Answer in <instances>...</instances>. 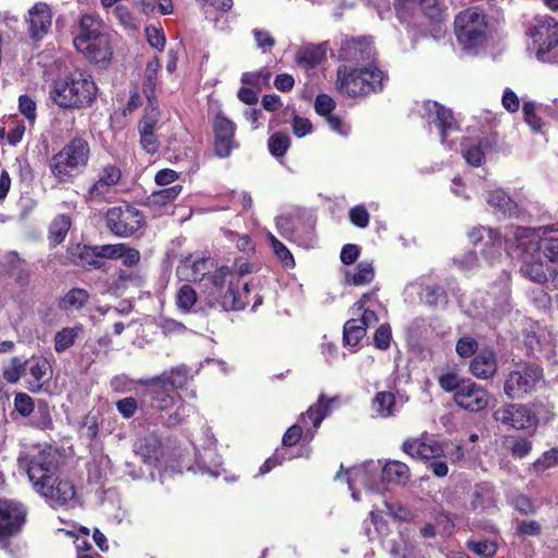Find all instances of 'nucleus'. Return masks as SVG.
Segmentation results:
<instances>
[{
    "label": "nucleus",
    "instance_id": "f257e3e1",
    "mask_svg": "<svg viewBox=\"0 0 558 558\" xmlns=\"http://www.w3.org/2000/svg\"><path fill=\"white\" fill-rule=\"evenodd\" d=\"M178 274L189 281H201L204 300L208 307L222 311H239L245 307L243 293L235 292L234 274L228 267L215 268V263L206 257H186L178 267Z\"/></svg>",
    "mask_w": 558,
    "mask_h": 558
},
{
    "label": "nucleus",
    "instance_id": "f03ea898",
    "mask_svg": "<svg viewBox=\"0 0 558 558\" xmlns=\"http://www.w3.org/2000/svg\"><path fill=\"white\" fill-rule=\"evenodd\" d=\"M385 72L373 63L350 68L345 64L337 70V89L349 97L365 96L383 89L387 81Z\"/></svg>",
    "mask_w": 558,
    "mask_h": 558
},
{
    "label": "nucleus",
    "instance_id": "7ed1b4c3",
    "mask_svg": "<svg viewBox=\"0 0 558 558\" xmlns=\"http://www.w3.org/2000/svg\"><path fill=\"white\" fill-rule=\"evenodd\" d=\"M97 87L92 76L75 71L57 80L50 92L51 99L62 108H82L96 98Z\"/></svg>",
    "mask_w": 558,
    "mask_h": 558
},
{
    "label": "nucleus",
    "instance_id": "20e7f679",
    "mask_svg": "<svg viewBox=\"0 0 558 558\" xmlns=\"http://www.w3.org/2000/svg\"><path fill=\"white\" fill-rule=\"evenodd\" d=\"M454 35L461 49L471 56L477 54L488 36V22L480 8H468L454 19Z\"/></svg>",
    "mask_w": 558,
    "mask_h": 558
},
{
    "label": "nucleus",
    "instance_id": "39448f33",
    "mask_svg": "<svg viewBox=\"0 0 558 558\" xmlns=\"http://www.w3.org/2000/svg\"><path fill=\"white\" fill-rule=\"evenodd\" d=\"M89 144L82 137L71 140L50 159V171L59 182H71L88 163Z\"/></svg>",
    "mask_w": 558,
    "mask_h": 558
},
{
    "label": "nucleus",
    "instance_id": "423d86ee",
    "mask_svg": "<svg viewBox=\"0 0 558 558\" xmlns=\"http://www.w3.org/2000/svg\"><path fill=\"white\" fill-rule=\"evenodd\" d=\"M538 61L558 64V22L549 15L535 16L526 31Z\"/></svg>",
    "mask_w": 558,
    "mask_h": 558
},
{
    "label": "nucleus",
    "instance_id": "0eeeda50",
    "mask_svg": "<svg viewBox=\"0 0 558 558\" xmlns=\"http://www.w3.org/2000/svg\"><path fill=\"white\" fill-rule=\"evenodd\" d=\"M28 478L35 487L59 472L60 454L49 445L33 446L25 456Z\"/></svg>",
    "mask_w": 558,
    "mask_h": 558
},
{
    "label": "nucleus",
    "instance_id": "6e6552de",
    "mask_svg": "<svg viewBox=\"0 0 558 558\" xmlns=\"http://www.w3.org/2000/svg\"><path fill=\"white\" fill-rule=\"evenodd\" d=\"M51 507H74L78 497L74 484L59 472L34 487Z\"/></svg>",
    "mask_w": 558,
    "mask_h": 558
},
{
    "label": "nucleus",
    "instance_id": "1a4fd4ad",
    "mask_svg": "<svg viewBox=\"0 0 558 558\" xmlns=\"http://www.w3.org/2000/svg\"><path fill=\"white\" fill-rule=\"evenodd\" d=\"M144 225L143 214L130 205L112 207L106 214V226L120 238L131 236Z\"/></svg>",
    "mask_w": 558,
    "mask_h": 558
},
{
    "label": "nucleus",
    "instance_id": "9d476101",
    "mask_svg": "<svg viewBox=\"0 0 558 558\" xmlns=\"http://www.w3.org/2000/svg\"><path fill=\"white\" fill-rule=\"evenodd\" d=\"M351 496L355 501L360 500L359 488L371 492L381 490L380 462L369 461L360 466H354L344 473Z\"/></svg>",
    "mask_w": 558,
    "mask_h": 558
},
{
    "label": "nucleus",
    "instance_id": "9b49d317",
    "mask_svg": "<svg viewBox=\"0 0 558 558\" xmlns=\"http://www.w3.org/2000/svg\"><path fill=\"white\" fill-rule=\"evenodd\" d=\"M542 378L543 372L538 366H523L508 374L504 391L510 399H522L535 389Z\"/></svg>",
    "mask_w": 558,
    "mask_h": 558
},
{
    "label": "nucleus",
    "instance_id": "f8f14e48",
    "mask_svg": "<svg viewBox=\"0 0 558 558\" xmlns=\"http://www.w3.org/2000/svg\"><path fill=\"white\" fill-rule=\"evenodd\" d=\"M538 415V411L525 404L509 403L497 409L493 416L495 421L514 429H535L539 422Z\"/></svg>",
    "mask_w": 558,
    "mask_h": 558
},
{
    "label": "nucleus",
    "instance_id": "ddd939ff",
    "mask_svg": "<svg viewBox=\"0 0 558 558\" xmlns=\"http://www.w3.org/2000/svg\"><path fill=\"white\" fill-rule=\"evenodd\" d=\"M25 507L13 500L0 499V544L5 546L9 537L19 534L26 522Z\"/></svg>",
    "mask_w": 558,
    "mask_h": 558
},
{
    "label": "nucleus",
    "instance_id": "4468645a",
    "mask_svg": "<svg viewBox=\"0 0 558 558\" xmlns=\"http://www.w3.org/2000/svg\"><path fill=\"white\" fill-rule=\"evenodd\" d=\"M333 399L326 400L322 395L316 404L310 407L307 411L300 416V424L292 425L283 435L282 444L284 446L295 445L302 437V429L312 423L313 429H317L325 416L329 412V403Z\"/></svg>",
    "mask_w": 558,
    "mask_h": 558
},
{
    "label": "nucleus",
    "instance_id": "2eb2a0df",
    "mask_svg": "<svg viewBox=\"0 0 558 558\" xmlns=\"http://www.w3.org/2000/svg\"><path fill=\"white\" fill-rule=\"evenodd\" d=\"M124 250V243L105 244L94 247L77 246L76 253H72V260L81 267H99V258L120 259Z\"/></svg>",
    "mask_w": 558,
    "mask_h": 558
},
{
    "label": "nucleus",
    "instance_id": "dca6fc26",
    "mask_svg": "<svg viewBox=\"0 0 558 558\" xmlns=\"http://www.w3.org/2000/svg\"><path fill=\"white\" fill-rule=\"evenodd\" d=\"M453 401L461 409L480 412L488 407L490 395L484 387L469 378L462 383L461 389L453 395Z\"/></svg>",
    "mask_w": 558,
    "mask_h": 558
},
{
    "label": "nucleus",
    "instance_id": "f3484780",
    "mask_svg": "<svg viewBox=\"0 0 558 558\" xmlns=\"http://www.w3.org/2000/svg\"><path fill=\"white\" fill-rule=\"evenodd\" d=\"M338 57L344 62H352L356 65H366L373 63L375 59V49L372 43L365 38H345L341 41L338 50Z\"/></svg>",
    "mask_w": 558,
    "mask_h": 558
},
{
    "label": "nucleus",
    "instance_id": "a211bd4d",
    "mask_svg": "<svg viewBox=\"0 0 558 558\" xmlns=\"http://www.w3.org/2000/svg\"><path fill=\"white\" fill-rule=\"evenodd\" d=\"M423 108V118L428 124H434L438 129L441 143H445L452 132L458 131V124L451 110L432 100L425 101Z\"/></svg>",
    "mask_w": 558,
    "mask_h": 558
},
{
    "label": "nucleus",
    "instance_id": "6ab92c4d",
    "mask_svg": "<svg viewBox=\"0 0 558 558\" xmlns=\"http://www.w3.org/2000/svg\"><path fill=\"white\" fill-rule=\"evenodd\" d=\"M215 154L219 158H227L238 147L235 142V124L223 114H217L214 120Z\"/></svg>",
    "mask_w": 558,
    "mask_h": 558
},
{
    "label": "nucleus",
    "instance_id": "aec40b11",
    "mask_svg": "<svg viewBox=\"0 0 558 558\" xmlns=\"http://www.w3.org/2000/svg\"><path fill=\"white\" fill-rule=\"evenodd\" d=\"M27 32L33 41H40L48 34L52 24V12L45 2L35 3L25 17Z\"/></svg>",
    "mask_w": 558,
    "mask_h": 558
},
{
    "label": "nucleus",
    "instance_id": "412c9836",
    "mask_svg": "<svg viewBox=\"0 0 558 558\" xmlns=\"http://www.w3.org/2000/svg\"><path fill=\"white\" fill-rule=\"evenodd\" d=\"M395 8L402 22H409L421 13L432 20L438 19L441 14L438 0H396Z\"/></svg>",
    "mask_w": 558,
    "mask_h": 558
},
{
    "label": "nucleus",
    "instance_id": "4be33fe9",
    "mask_svg": "<svg viewBox=\"0 0 558 558\" xmlns=\"http://www.w3.org/2000/svg\"><path fill=\"white\" fill-rule=\"evenodd\" d=\"M73 44L77 51L96 63L108 61L112 54L110 39L107 34L98 35L89 41L85 38L74 39Z\"/></svg>",
    "mask_w": 558,
    "mask_h": 558
},
{
    "label": "nucleus",
    "instance_id": "5701e85b",
    "mask_svg": "<svg viewBox=\"0 0 558 558\" xmlns=\"http://www.w3.org/2000/svg\"><path fill=\"white\" fill-rule=\"evenodd\" d=\"M121 177V170L117 166H104L98 172L97 180L88 189L87 198L89 201L102 199L119 183Z\"/></svg>",
    "mask_w": 558,
    "mask_h": 558
},
{
    "label": "nucleus",
    "instance_id": "b1692460",
    "mask_svg": "<svg viewBox=\"0 0 558 558\" xmlns=\"http://www.w3.org/2000/svg\"><path fill=\"white\" fill-rule=\"evenodd\" d=\"M51 375L52 369L46 359L32 357L24 365V378L27 388L33 392L39 391L50 380Z\"/></svg>",
    "mask_w": 558,
    "mask_h": 558
},
{
    "label": "nucleus",
    "instance_id": "393cba45",
    "mask_svg": "<svg viewBox=\"0 0 558 558\" xmlns=\"http://www.w3.org/2000/svg\"><path fill=\"white\" fill-rule=\"evenodd\" d=\"M498 369V362L494 351L483 350L470 362L469 372L478 379H490Z\"/></svg>",
    "mask_w": 558,
    "mask_h": 558
},
{
    "label": "nucleus",
    "instance_id": "a878e982",
    "mask_svg": "<svg viewBox=\"0 0 558 558\" xmlns=\"http://www.w3.org/2000/svg\"><path fill=\"white\" fill-rule=\"evenodd\" d=\"M134 451L144 463L156 466L162 456L160 439L154 434L140 438L134 445Z\"/></svg>",
    "mask_w": 558,
    "mask_h": 558
},
{
    "label": "nucleus",
    "instance_id": "bb28decb",
    "mask_svg": "<svg viewBox=\"0 0 558 558\" xmlns=\"http://www.w3.org/2000/svg\"><path fill=\"white\" fill-rule=\"evenodd\" d=\"M471 508L477 512H484L496 507L494 487L489 483H480L474 486L470 499Z\"/></svg>",
    "mask_w": 558,
    "mask_h": 558
},
{
    "label": "nucleus",
    "instance_id": "cd10ccee",
    "mask_svg": "<svg viewBox=\"0 0 558 558\" xmlns=\"http://www.w3.org/2000/svg\"><path fill=\"white\" fill-rule=\"evenodd\" d=\"M521 271L524 277L538 284L547 282L549 278H554L558 274V269L545 264L538 256L533 262H526Z\"/></svg>",
    "mask_w": 558,
    "mask_h": 558
},
{
    "label": "nucleus",
    "instance_id": "c85d7f7f",
    "mask_svg": "<svg viewBox=\"0 0 558 558\" xmlns=\"http://www.w3.org/2000/svg\"><path fill=\"white\" fill-rule=\"evenodd\" d=\"M381 482L405 485L411 478L409 466L400 461L391 460L380 465Z\"/></svg>",
    "mask_w": 558,
    "mask_h": 558
},
{
    "label": "nucleus",
    "instance_id": "c756f323",
    "mask_svg": "<svg viewBox=\"0 0 558 558\" xmlns=\"http://www.w3.org/2000/svg\"><path fill=\"white\" fill-rule=\"evenodd\" d=\"M510 229L511 227L506 230L505 234H501L498 230L495 229L475 227L469 231L468 236L472 243H477L483 239V232L485 231L487 234V241L485 243L486 250H488L492 246L496 251H500L504 242L506 243L507 248L513 247V242H507L506 240V234L509 232Z\"/></svg>",
    "mask_w": 558,
    "mask_h": 558
},
{
    "label": "nucleus",
    "instance_id": "7c9ffc66",
    "mask_svg": "<svg viewBox=\"0 0 558 558\" xmlns=\"http://www.w3.org/2000/svg\"><path fill=\"white\" fill-rule=\"evenodd\" d=\"M190 379L189 371L185 367H177L170 372H165L158 377L140 380V384L163 383L171 390L182 389L187 385Z\"/></svg>",
    "mask_w": 558,
    "mask_h": 558
},
{
    "label": "nucleus",
    "instance_id": "2f4dec72",
    "mask_svg": "<svg viewBox=\"0 0 558 558\" xmlns=\"http://www.w3.org/2000/svg\"><path fill=\"white\" fill-rule=\"evenodd\" d=\"M487 203L504 216L518 215V204L504 190H494L487 196Z\"/></svg>",
    "mask_w": 558,
    "mask_h": 558
},
{
    "label": "nucleus",
    "instance_id": "473e14b6",
    "mask_svg": "<svg viewBox=\"0 0 558 558\" xmlns=\"http://www.w3.org/2000/svg\"><path fill=\"white\" fill-rule=\"evenodd\" d=\"M154 386L151 390L153 405L158 410H168L174 402L177 393L163 383L145 384Z\"/></svg>",
    "mask_w": 558,
    "mask_h": 558
},
{
    "label": "nucleus",
    "instance_id": "72a5a7b5",
    "mask_svg": "<svg viewBox=\"0 0 558 558\" xmlns=\"http://www.w3.org/2000/svg\"><path fill=\"white\" fill-rule=\"evenodd\" d=\"M102 32V22L95 15L85 14L80 21V34L74 39H88L92 40L98 35H105Z\"/></svg>",
    "mask_w": 558,
    "mask_h": 558
},
{
    "label": "nucleus",
    "instance_id": "f704fd0d",
    "mask_svg": "<svg viewBox=\"0 0 558 558\" xmlns=\"http://www.w3.org/2000/svg\"><path fill=\"white\" fill-rule=\"evenodd\" d=\"M373 408L378 416L390 417L397 412L396 397L392 392H377L373 399Z\"/></svg>",
    "mask_w": 558,
    "mask_h": 558
},
{
    "label": "nucleus",
    "instance_id": "c9c22d12",
    "mask_svg": "<svg viewBox=\"0 0 558 558\" xmlns=\"http://www.w3.org/2000/svg\"><path fill=\"white\" fill-rule=\"evenodd\" d=\"M82 332V326L65 327L59 330L53 339L56 352L62 353L71 348Z\"/></svg>",
    "mask_w": 558,
    "mask_h": 558
},
{
    "label": "nucleus",
    "instance_id": "e433bc0d",
    "mask_svg": "<svg viewBox=\"0 0 558 558\" xmlns=\"http://www.w3.org/2000/svg\"><path fill=\"white\" fill-rule=\"evenodd\" d=\"M326 52L322 46H310L299 50L296 63L305 69L319 64L325 59Z\"/></svg>",
    "mask_w": 558,
    "mask_h": 558
},
{
    "label": "nucleus",
    "instance_id": "4c0bfd02",
    "mask_svg": "<svg viewBox=\"0 0 558 558\" xmlns=\"http://www.w3.org/2000/svg\"><path fill=\"white\" fill-rule=\"evenodd\" d=\"M182 192L180 184H174L168 187L160 189L151 193L148 197V204L153 207L160 208L172 203Z\"/></svg>",
    "mask_w": 558,
    "mask_h": 558
},
{
    "label": "nucleus",
    "instance_id": "58836bf2",
    "mask_svg": "<svg viewBox=\"0 0 558 558\" xmlns=\"http://www.w3.org/2000/svg\"><path fill=\"white\" fill-rule=\"evenodd\" d=\"M359 319H350L343 326V342L345 345L355 347L365 337L366 328Z\"/></svg>",
    "mask_w": 558,
    "mask_h": 558
},
{
    "label": "nucleus",
    "instance_id": "ea45409f",
    "mask_svg": "<svg viewBox=\"0 0 558 558\" xmlns=\"http://www.w3.org/2000/svg\"><path fill=\"white\" fill-rule=\"evenodd\" d=\"M228 270L234 274L233 281L235 283V292L239 291L243 293V299L245 300V305L247 304V294H248V283L242 281V277L248 275L253 270V266L247 262H236L233 268H228Z\"/></svg>",
    "mask_w": 558,
    "mask_h": 558
},
{
    "label": "nucleus",
    "instance_id": "a19ab883",
    "mask_svg": "<svg viewBox=\"0 0 558 558\" xmlns=\"http://www.w3.org/2000/svg\"><path fill=\"white\" fill-rule=\"evenodd\" d=\"M89 294L86 290L81 288L71 289L61 301V308L63 310H80L88 301Z\"/></svg>",
    "mask_w": 558,
    "mask_h": 558
},
{
    "label": "nucleus",
    "instance_id": "79ce46f5",
    "mask_svg": "<svg viewBox=\"0 0 558 558\" xmlns=\"http://www.w3.org/2000/svg\"><path fill=\"white\" fill-rule=\"evenodd\" d=\"M71 227V220L66 215L58 216L50 225L49 240L53 244H60L66 236Z\"/></svg>",
    "mask_w": 558,
    "mask_h": 558
},
{
    "label": "nucleus",
    "instance_id": "37998d69",
    "mask_svg": "<svg viewBox=\"0 0 558 558\" xmlns=\"http://www.w3.org/2000/svg\"><path fill=\"white\" fill-rule=\"evenodd\" d=\"M462 156L469 165L478 167L484 160V149L481 143H473L470 140L462 142Z\"/></svg>",
    "mask_w": 558,
    "mask_h": 558
},
{
    "label": "nucleus",
    "instance_id": "c03bdc74",
    "mask_svg": "<svg viewBox=\"0 0 558 558\" xmlns=\"http://www.w3.org/2000/svg\"><path fill=\"white\" fill-rule=\"evenodd\" d=\"M374 278V268L371 263L362 262L357 265L354 272L347 274V281L354 286L368 283Z\"/></svg>",
    "mask_w": 558,
    "mask_h": 558
},
{
    "label": "nucleus",
    "instance_id": "a18cd8bd",
    "mask_svg": "<svg viewBox=\"0 0 558 558\" xmlns=\"http://www.w3.org/2000/svg\"><path fill=\"white\" fill-rule=\"evenodd\" d=\"M466 548L481 558H492L498 550V545L488 539H472L466 543Z\"/></svg>",
    "mask_w": 558,
    "mask_h": 558
},
{
    "label": "nucleus",
    "instance_id": "49530a36",
    "mask_svg": "<svg viewBox=\"0 0 558 558\" xmlns=\"http://www.w3.org/2000/svg\"><path fill=\"white\" fill-rule=\"evenodd\" d=\"M507 448L514 458H524L533 447L532 440L521 436H511L506 439Z\"/></svg>",
    "mask_w": 558,
    "mask_h": 558
},
{
    "label": "nucleus",
    "instance_id": "de8ad7c7",
    "mask_svg": "<svg viewBox=\"0 0 558 558\" xmlns=\"http://www.w3.org/2000/svg\"><path fill=\"white\" fill-rule=\"evenodd\" d=\"M197 302L196 291L189 284H183L177 292V305L180 311L190 312Z\"/></svg>",
    "mask_w": 558,
    "mask_h": 558
},
{
    "label": "nucleus",
    "instance_id": "09e8293b",
    "mask_svg": "<svg viewBox=\"0 0 558 558\" xmlns=\"http://www.w3.org/2000/svg\"><path fill=\"white\" fill-rule=\"evenodd\" d=\"M422 300L430 306H444L447 304V294L439 286H426L422 292Z\"/></svg>",
    "mask_w": 558,
    "mask_h": 558
},
{
    "label": "nucleus",
    "instance_id": "8fccbe9b",
    "mask_svg": "<svg viewBox=\"0 0 558 558\" xmlns=\"http://www.w3.org/2000/svg\"><path fill=\"white\" fill-rule=\"evenodd\" d=\"M466 378L459 376L457 372L448 371L439 375L438 384L446 392H457L461 389L462 383Z\"/></svg>",
    "mask_w": 558,
    "mask_h": 558
},
{
    "label": "nucleus",
    "instance_id": "3c124183",
    "mask_svg": "<svg viewBox=\"0 0 558 558\" xmlns=\"http://www.w3.org/2000/svg\"><path fill=\"white\" fill-rule=\"evenodd\" d=\"M159 121V111L156 107L149 106L145 109L144 117L138 122L140 134H155Z\"/></svg>",
    "mask_w": 558,
    "mask_h": 558
},
{
    "label": "nucleus",
    "instance_id": "603ef678",
    "mask_svg": "<svg viewBox=\"0 0 558 558\" xmlns=\"http://www.w3.org/2000/svg\"><path fill=\"white\" fill-rule=\"evenodd\" d=\"M555 466H558V449L551 448L543 452V454L532 464V470L535 473H542Z\"/></svg>",
    "mask_w": 558,
    "mask_h": 558
},
{
    "label": "nucleus",
    "instance_id": "864d4df0",
    "mask_svg": "<svg viewBox=\"0 0 558 558\" xmlns=\"http://www.w3.org/2000/svg\"><path fill=\"white\" fill-rule=\"evenodd\" d=\"M141 276L136 271H121L110 284V290L119 294L122 290L126 289L131 284H140Z\"/></svg>",
    "mask_w": 558,
    "mask_h": 558
},
{
    "label": "nucleus",
    "instance_id": "5fc2aeb1",
    "mask_svg": "<svg viewBox=\"0 0 558 558\" xmlns=\"http://www.w3.org/2000/svg\"><path fill=\"white\" fill-rule=\"evenodd\" d=\"M290 146V137L282 133H275L269 137L268 148L272 156L282 157Z\"/></svg>",
    "mask_w": 558,
    "mask_h": 558
},
{
    "label": "nucleus",
    "instance_id": "6e6d98bb",
    "mask_svg": "<svg viewBox=\"0 0 558 558\" xmlns=\"http://www.w3.org/2000/svg\"><path fill=\"white\" fill-rule=\"evenodd\" d=\"M268 239L275 255L282 262L286 267L292 268L294 266V259L290 250L271 233L268 234Z\"/></svg>",
    "mask_w": 558,
    "mask_h": 558
},
{
    "label": "nucleus",
    "instance_id": "4d7b16f0",
    "mask_svg": "<svg viewBox=\"0 0 558 558\" xmlns=\"http://www.w3.org/2000/svg\"><path fill=\"white\" fill-rule=\"evenodd\" d=\"M428 437L427 433H423L418 437L405 439L402 444V451L414 459H418Z\"/></svg>",
    "mask_w": 558,
    "mask_h": 558
},
{
    "label": "nucleus",
    "instance_id": "13d9d810",
    "mask_svg": "<svg viewBox=\"0 0 558 558\" xmlns=\"http://www.w3.org/2000/svg\"><path fill=\"white\" fill-rule=\"evenodd\" d=\"M524 121L534 132H539L543 126L542 119L536 114V104L534 101H524L522 107Z\"/></svg>",
    "mask_w": 558,
    "mask_h": 558
},
{
    "label": "nucleus",
    "instance_id": "bf43d9fd",
    "mask_svg": "<svg viewBox=\"0 0 558 558\" xmlns=\"http://www.w3.org/2000/svg\"><path fill=\"white\" fill-rule=\"evenodd\" d=\"M145 33L148 44L158 51H163L166 46L163 29L155 25H149L146 27Z\"/></svg>",
    "mask_w": 558,
    "mask_h": 558
},
{
    "label": "nucleus",
    "instance_id": "052dcab7",
    "mask_svg": "<svg viewBox=\"0 0 558 558\" xmlns=\"http://www.w3.org/2000/svg\"><path fill=\"white\" fill-rule=\"evenodd\" d=\"M477 349H478L477 341L470 336H464V337L460 338L456 345L457 354L463 359L471 357L472 355H474L476 353Z\"/></svg>",
    "mask_w": 558,
    "mask_h": 558
},
{
    "label": "nucleus",
    "instance_id": "680f3d73",
    "mask_svg": "<svg viewBox=\"0 0 558 558\" xmlns=\"http://www.w3.org/2000/svg\"><path fill=\"white\" fill-rule=\"evenodd\" d=\"M444 449L439 441L428 437L423 450L420 453L418 460H430L438 458L442 454Z\"/></svg>",
    "mask_w": 558,
    "mask_h": 558
},
{
    "label": "nucleus",
    "instance_id": "e2e57ef3",
    "mask_svg": "<svg viewBox=\"0 0 558 558\" xmlns=\"http://www.w3.org/2000/svg\"><path fill=\"white\" fill-rule=\"evenodd\" d=\"M14 408L23 416H28L35 410L33 399L24 392L15 395Z\"/></svg>",
    "mask_w": 558,
    "mask_h": 558
},
{
    "label": "nucleus",
    "instance_id": "0e129e2a",
    "mask_svg": "<svg viewBox=\"0 0 558 558\" xmlns=\"http://www.w3.org/2000/svg\"><path fill=\"white\" fill-rule=\"evenodd\" d=\"M391 342V329L387 324H383L378 327L374 335L375 347L379 350H387Z\"/></svg>",
    "mask_w": 558,
    "mask_h": 558
},
{
    "label": "nucleus",
    "instance_id": "69168bd1",
    "mask_svg": "<svg viewBox=\"0 0 558 558\" xmlns=\"http://www.w3.org/2000/svg\"><path fill=\"white\" fill-rule=\"evenodd\" d=\"M253 36L258 49L263 52H268L275 46V38L269 32L264 29H253Z\"/></svg>",
    "mask_w": 558,
    "mask_h": 558
},
{
    "label": "nucleus",
    "instance_id": "338daca9",
    "mask_svg": "<svg viewBox=\"0 0 558 558\" xmlns=\"http://www.w3.org/2000/svg\"><path fill=\"white\" fill-rule=\"evenodd\" d=\"M350 221L357 228H366L369 222V214L362 205L354 206L349 213Z\"/></svg>",
    "mask_w": 558,
    "mask_h": 558
},
{
    "label": "nucleus",
    "instance_id": "774afa93",
    "mask_svg": "<svg viewBox=\"0 0 558 558\" xmlns=\"http://www.w3.org/2000/svg\"><path fill=\"white\" fill-rule=\"evenodd\" d=\"M225 235L235 242L236 247L242 252H251L254 251V243L251 239V236L244 234L240 235L234 231L231 230H225Z\"/></svg>",
    "mask_w": 558,
    "mask_h": 558
}]
</instances>
